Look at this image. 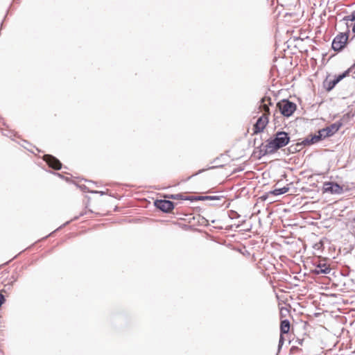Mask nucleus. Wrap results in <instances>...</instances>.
<instances>
[{
	"label": "nucleus",
	"instance_id": "nucleus-11",
	"mask_svg": "<svg viewBox=\"0 0 355 355\" xmlns=\"http://www.w3.org/2000/svg\"><path fill=\"white\" fill-rule=\"evenodd\" d=\"M290 322L288 320L285 319L281 321L280 324V334H288L290 330Z\"/></svg>",
	"mask_w": 355,
	"mask_h": 355
},
{
	"label": "nucleus",
	"instance_id": "nucleus-9",
	"mask_svg": "<svg viewBox=\"0 0 355 355\" xmlns=\"http://www.w3.org/2000/svg\"><path fill=\"white\" fill-rule=\"evenodd\" d=\"M331 269L329 265L324 261H320L315 264V268L313 270V273L315 275L329 274Z\"/></svg>",
	"mask_w": 355,
	"mask_h": 355
},
{
	"label": "nucleus",
	"instance_id": "nucleus-8",
	"mask_svg": "<svg viewBox=\"0 0 355 355\" xmlns=\"http://www.w3.org/2000/svg\"><path fill=\"white\" fill-rule=\"evenodd\" d=\"M155 206L163 212L168 213L174 208V203L168 200H156Z\"/></svg>",
	"mask_w": 355,
	"mask_h": 355
},
{
	"label": "nucleus",
	"instance_id": "nucleus-25",
	"mask_svg": "<svg viewBox=\"0 0 355 355\" xmlns=\"http://www.w3.org/2000/svg\"><path fill=\"white\" fill-rule=\"evenodd\" d=\"M322 242H320L319 243H317L315 244V246L319 248L320 246H322Z\"/></svg>",
	"mask_w": 355,
	"mask_h": 355
},
{
	"label": "nucleus",
	"instance_id": "nucleus-3",
	"mask_svg": "<svg viewBox=\"0 0 355 355\" xmlns=\"http://www.w3.org/2000/svg\"><path fill=\"white\" fill-rule=\"evenodd\" d=\"M277 107L279 108L281 114L286 117L291 116L296 110V104L288 99H284L277 103Z\"/></svg>",
	"mask_w": 355,
	"mask_h": 355
},
{
	"label": "nucleus",
	"instance_id": "nucleus-5",
	"mask_svg": "<svg viewBox=\"0 0 355 355\" xmlns=\"http://www.w3.org/2000/svg\"><path fill=\"white\" fill-rule=\"evenodd\" d=\"M322 137L321 134L318 133L317 135H310L304 139H303L301 142L297 143L294 148L295 151H299L301 150L302 146H311L312 144H316L318 141L322 140Z\"/></svg>",
	"mask_w": 355,
	"mask_h": 355
},
{
	"label": "nucleus",
	"instance_id": "nucleus-2",
	"mask_svg": "<svg viewBox=\"0 0 355 355\" xmlns=\"http://www.w3.org/2000/svg\"><path fill=\"white\" fill-rule=\"evenodd\" d=\"M272 105L271 98L268 96H265L261 99V104L260 107H262L264 111V114L258 118L257 122L253 127V134L256 135L262 132L267 124L268 123V117L270 114L269 105Z\"/></svg>",
	"mask_w": 355,
	"mask_h": 355
},
{
	"label": "nucleus",
	"instance_id": "nucleus-4",
	"mask_svg": "<svg viewBox=\"0 0 355 355\" xmlns=\"http://www.w3.org/2000/svg\"><path fill=\"white\" fill-rule=\"evenodd\" d=\"M343 126V122L341 120L338 121L324 128H322L318 131V133L321 134L322 139L329 137L336 133L339 129Z\"/></svg>",
	"mask_w": 355,
	"mask_h": 355
},
{
	"label": "nucleus",
	"instance_id": "nucleus-27",
	"mask_svg": "<svg viewBox=\"0 0 355 355\" xmlns=\"http://www.w3.org/2000/svg\"><path fill=\"white\" fill-rule=\"evenodd\" d=\"M294 349H298V348H297V347H292L291 350L293 351V350H294Z\"/></svg>",
	"mask_w": 355,
	"mask_h": 355
},
{
	"label": "nucleus",
	"instance_id": "nucleus-24",
	"mask_svg": "<svg viewBox=\"0 0 355 355\" xmlns=\"http://www.w3.org/2000/svg\"><path fill=\"white\" fill-rule=\"evenodd\" d=\"M351 25H352V32L355 33V22L351 23Z\"/></svg>",
	"mask_w": 355,
	"mask_h": 355
},
{
	"label": "nucleus",
	"instance_id": "nucleus-15",
	"mask_svg": "<svg viewBox=\"0 0 355 355\" xmlns=\"http://www.w3.org/2000/svg\"><path fill=\"white\" fill-rule=\"evenodd\" d=\"M218 196H198L195 198L196 200H219Z\"/></svg>",
	"mask_w": 355,
	"mask_h": 355
},
{
	"label": "nucleus",
	"instance_id": "nucleus-14",
	"mask_svg": "<svg viewBox=\"0 0 355 355\" xmlns=\"http://www.w3.org/2000/svg\"><path fill=\"white\" fill-rule=\"evenodd\" d=\"M166 198L173 200H191V197H184L181 193L167 195Z\"/></svg>",
	"mask_w": 355,
	"mask_h": 355
},
{
	"label": "nucleus",
	"instance_id": "nucleus-10",
	"mask_svg": "<svg viewBox=\"0 0 355 355\" xmlns=\"http://www.w3.org/2000/svg\"><path fill=\"white\" fill-rule=\"evenodd\" d=\"M44 160L49 167L55 169L59 170L62 167L61 162L55 157L51 155H44Z\"/></svg>",
	"mask_w": 355,
	"mask_h": 355
},
{
	"label": "nucleus",
	"instance_id": "nucleus-20",
	"mask_svg": "<svg viewBox=\"0 0 355 355\" xmlns=\"http://www.w3.org/2000/svg\"><path fill=\"white\" fill-rule=\"evenodd\" d=\"M341 23H343L344 25L346 26V31L345 33H347V35L349 33V27H352V25H351L350 21H342Z\"/></svg>",
	"mask_w": 355,
	"mask_h": 355
},
{
	"label": "nucleus",
	"instance_id": "nucleus-7",
	"mask_svg": "<svg viewBox=\"0 0 355 355\" xmlns=\"http://www.w3.org/2000/svg\"><path fill=\"white\" fill-rule=\"evenodd\" d=\"M323 191L331 194H342L344 189L342 186L335 182H325L323 184Z\"/></svg>",
	"mask_w": 355,
	"mask_h": 355
},
{
	"label": "nucleus",
	"instance_id": "nucleus-26",
	"mask_svg": "<svg viewBox=\"0 0 355 355\" xmlns=\"http://www.w3.org/2000/svg\"><path fill=\"white\" fill-rule=\"evenodd\" d=\"M302 342H303V340H297V343H298L300 345H302Z\"/></svg>",
	"mask_w": 355,
	"mask_h": 355
},
{
	"label": "nucleus",
	"instance_id": "nucleus-29",
	"mask_svg": "<svg viewBox=\"0 0 355 355\" xmlns=\"http://www.w3.org/2000/svg\"><path fill=\"white\" fill-rule=\"evenodd\" d=\"M217 159H218V158H216V159H214L213 162H216Z\"/></svg>",
	"mask_w": 355,
	"mask_h": 355
},
{
	"label": "nucleus",
	"instance_id": "nucleus-17",
	"mask_svg": "<svg viewBox=\"0 0 355 355\" xmlns=\"http://www.w3.org/2000/svg\"><path fill=\"white\" fill-rule=\"evenodd\" d=\"M337 84L338 83L335 82L334 79L329 81H326L324 83V85L327 91H331V89H333Z\"/></svg>",
	"mask_w": 355,
	"mask_h": 355
},
{
	"label": "nucleus",
	"instance_id": "nucleus-13",
	"mask_svg": "<svg viewBox=\"0 0 355 355\" xmlns=\"http://www.w3.org/2000/svg\"><path fill=\"white\" fill-rule=\"evenodd\" d=\"M288 190L289 188L288 187H284L282 188L274 189L273 191H270V193L274 196H279L287 193Z\"/></svg>",
	"mask_w": 355,
	"mask_h": 355
},
{
	"label": "nucleus",
	"instance_id": "nucleus-22",
	"mask_svg": "<svg viewBox=\"0 0 355 355\" xmlns=\"http://www.w3.org/2000/svg\"><path fill=\"white\" fill-rule=\"evenodd\" d=\"M78 216H76V217H74V218H73V219H71V220H69V221L66 222L64 224H63V226H65V225H68L71 221L74 220H76V219H78ZM62 227V226H60V227H59V229H60V228H61Z\"/></svg>",
	"mask_w": 355,
	"mask_h": 355
},
{
	"label": "nucleus",
	"instance_id": "nucleus-19",
	"mask_svg": "<svg viewBox=\"0 0 355 355\" xmlns=\"http://www.w3.org/2000/svg\"><path fill=\"white\" fill-rule=\"evenodd\" d=\"M285 338L284 337V334H280V337L279 340V344H278V350L279 351L282 348V345H284Z\"/></svg>",
	"mask_w": 355,
	"mask_h": 355
},
{
	"label": "nucleus",
	"instance_id": "nucleus-6",
	"mask_svg": "<svg viewBox=\"0 0 355 355\" xmlns=\"http://www.w3.org/2000/svg\"><path fill=\"white\" fill-rule=\"evenodd\" d=\"M348 37L349 35H347V33H340L336 35L332 42V49L335 51H341L345 47Z\"/></svg>",
	"mask_w": 355,
	"mask_h": 355
},
{
	"label": "nucleus",
	"instance_id": "nucleus-16",
	"mask_svg": "<svg viewBox=\"0 0 355 355\" xmlns=\"http://www.w3.org/2000/svg\"><path fill=\"white\" fill-rule=\"evenodd\" d=\"M354 21H355V10L353 11L350 15L345 16L340 21V24H341L342 21H350L351 23H353Z\"/></svg>",
	"mask_w": 355,
	"mask_h": 355
},
{
	"label": "nucleus",
	"instance_id": "nucleus-12",
	"mask_svg": "<svg viewBox=\"0 0 355 355\" xmlns=\"http://www.w3.org/2000/svg\"><path fill=\"white\" fill-rule=\"evenodd\" d=\"M355 67V64L352 65L351 67H349L347 70L345 71L341 74H339L334 78L335 82L338 83L341 80H343L344 78H345L349 74V73L352 72L354 69Z\"/></svg>",
	"mask_w": 355,
	"mask_h": 355
},
{
	"label": "nucleus",
	"instance_id": "nucleus-21",
	"mask_svg": "<svg viewBox=\"0 0 355 355\" xmlns=\"http://www.w3.org/2000/svg\"><path fill=\"white\" fill-rule=\"evenodd\" d=\"M6 299L5 297L1 293H0V307L2 306V304L5 302Z\"/></svg>",
	"mask_w": 355,
	"mask_h": 355
},
{
	"label": "nucleus",
	"instance_id": "nucleus-28",
	"mask_svg": "<svg viewBox=\"0 0 355 355\" xmlns=\"http://www.w3.org/2000/svg\"><path fill=\"white\" fill-rule=\"evenodd\" d=\"M57 175L60 177H62V175L60 173H57Z\"/></svg>",
	"mask_w": 355,
	"mask_h": 355
},
{
	"label": "nucleus",
	"instance_id": "nucleus-18",
	"mask_svg": "<svg viewBox=\"0 0 355 355\" xmlns=\"http://www.w3.org/2000/svg\"><path fill=\"white\" fill-rule=\"evenodd\" d=\"M220 166H223V165H220V166H209L207 168H205V169H201V170H199L197 173H196L195 174H193L192 176H194V175H197L207 170H209V169H212V168H217V167H220Z\"/></svg>",
	"mask_w": 355,
	"mask_h": 355
},
{
	"label": "nucleus",
	"instance_id": "nucleus-1",
	"mask_svg": "<svg viewBox=\"0 0 355 355\" xmlns=\"http://www.w3.org/2000/svg\"><path fill=\"white\" fill-rule=\"evenodd\" d=\"M290 141L288 134L284 131H278L272 139L268 140L266 144H261L259 146V154L264 156L273 154L279 149L286 146Z\"/></svg>",
	"mask_w": 355,
	"mask_h": 355
},
{
	"label": "nucleus",
	"instance_id": "nucleus-23",
	"mask_svg": "<svg viewBox=\"0 0 355 355\" xmlns=\"http://www.w3.org/2000/svg\"><path fill=\"white\" fill-rule=\"evenodd\" d=\"M92 193H99L101 196H103L104 195L105 193L104 191H91Z\"/></svg>",
	"mask_w": 355,
	"mask_h": 355
}]
</instances>
